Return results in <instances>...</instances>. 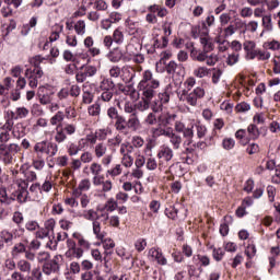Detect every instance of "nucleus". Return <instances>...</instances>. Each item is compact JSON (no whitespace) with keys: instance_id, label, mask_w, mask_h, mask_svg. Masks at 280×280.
<instances>
[{"instance_id":"f257e3e1","label":"nucleus","mask_w":280,"mask_h":280,"mask_svg":"<svg viewBox=\"0 0 280 280\" xmlns=\"http://www.w3.org/2000/svg\"><path fill=\"white\" fill-rule=\"evenodd\" d=\"M161 86V81L154 79L152 71L142 72V79L138 83V91L145 100H152L156 95V89Z\"/></svg>"},{"instance_id":"f03ea898","label":"nucleus","mask_w":280,"mask_h":280,"mask_svg":"<svg viewBox=\"0 0 280 280\" xmlns=\"http://www.w3.org/2000/svg\"><path fill=\"white\" fill-rule=\"evenodd\" d=\"M45 255V262L42 266V272L44 275H56L57 272H60V262L62 260V255H56L52 259H49V253H44Z\"/></svg>"},{"instance_id":"7ed1b4c3","label":"nucleus","mask_w":280,"mask_h":280,"mask_svg":"<svg viewBox=\"0 0 280 280\" xmlns=\"http://www.w3.org/2000/svg\"><path fill=\"white\" fill-rule=\"evenodd\" d=\"M0 150L3 152L2 161L4 165H11L12 161H14V156L21 152V147L16 143L0 144Z\"/></svg>"},{"instance_id":"20e7f679","label":"nucleus","mask_w":280,"mask_h":280,"mask_svg":"<svg viewBox=\"0 0 280 280\" xmlns=\"http://www.w3.org/2000/svg\"><path fill=\"white\" fill-rule=\"evenodd\" d=\"M28 187L30 184L25 180H21L18 189L13 192V198H15L20 205H25V202H32V200H34V197H30V190H27Z\"/></svg>"},{"instance_id":"39448f33","label":"nucleus","mask_w":280,"mask_h":280,"mask_svg":"<svg viewBox=\"0 0 280 280\" xmlns=\"http://www.w3.org/2000/svg\"><path fill=\"white\" fill-rule=\"evenodd\" d=\"M174 126L175 132L182 133L184 139H186L185 144L191 145L194 143V125L186 127L183 121L175 120Z\"/></svg>"},{"instance_id":"423d86ee","label":"nucleus","mask_w":280,"mask_h":280,"mask_svg":"<svg viewBox=\"0 0 280 280\" xmlns=\"http://www.w3.org/2000/svg\"><path fill=\"white\" fill-rule=\"evenodd\" d=\"M185 97L187 104L190 106H197L198 100H202L205 97V89L196 88L192 92H188L187 90L182 91L180 100Z\"/></svg>"},{"instance_id":"0eeeda50","label":"nucleus","mask_w":280,"mask_h":280,"mask_svg":"<svg viewBox=\"0 0 280 280\" xmlns=\"http://www.w3.org/2000/svg\"><path fill=\"white\" fill-rule=\"evenodd\" d=\"M43 75H45L43 68H34L33 70L26 69L25 71V78H27L28 86H31V89H36V86H38V82L43 80Z\"/></svg>"},{"instance_id":"6e6552de","label":"nucleus","mask_w":280,"mask_h":280,"mask_svg":"<svg viewBox=\"0 0 280 280\" xmlns=\"http://www.w3.org/2000/svg\"><path fill=\"white\" fill-rule=\"evenodd\" d=\"M97 73V68L91 65H83L75 74V80L79 83L86 82L88 78H93Z\"/></svg>"},{"instance_id":"1a4fd4ad","label":"nucleus","mask_w":280,"mask_h":280,"mask_svg":"<svg viewBox=\"0 0 280 280\" xmlns=\"http://www.w3.org/2000/svg\"><path fill=\"white\" fill-rule=\"evenodd\" d=\"M107 58L110 62H130V57L121 48H114L108 52Z\"/></svg>"},{"instance_id":"9d476101","label":"nucleus","mask_w":280,"mask_h":280,"mask_svg":"<svg viewBox=\"0 0 280 280\" xmlns=\"http://www.w3.org/2000/svg\"><path fill=\"white\" fill-rule=\"evenodd\" d=\"M176 119H178V115L170 112H163L158 116L159 126H162L163 128H167V126H174Z\"/></svg>"},{"instance_id":"9b49d317","label":"nucleus","mask_w":280,"mask_h":280,"mask_svg":"<svg viewBox=\"0 0 280 280\" xmlns=\"http://www.w3.org/2000/svg\"><path fill=\"white\" fill-rule=\"evenodd\" d=\"M158 159H160V161H165V163H170V161L174 159V149L167 144L161 145L158 151Z\"/></svg>"},{"instance_id":"f8f14e48","label":"nucleus","mask_w":280,"mask_h":280,"mask_svg":"<svg viewBox=\"0 0 280 280\" xmlns=\"http://www.w3.org/2000/svg\"><path fill=\"white\" fill-rule=\"evenodd\" d=\"M86 145V142H84V139L79 140V143L69 141L66 144V150L69 156H78L80 152H82V148Z\"/></svg>"},{"instance_id":"ddd939ff","label":"nucleus","mask_w":280,"mask_h":280,"mask_svg":"<svg viewBox=\"0 0 280 280\" xmlns=\"http://www.w3.org/2000/svg\"><path fill=\"white\" fill-rule=\"evenodd\" d=\"M165 67V71L168 75H180L184 71V67L182 66V63H176V61L171 60L168 62H164L163 63Z\"/></svg>"},{"instance_id":"4468645a","label":"nucleus","mask_w":280,"mask_h":280,"mask_svg":"<svg viewBox=\"0 0 280 280\" xmlns=\"http://www.w3.org/2000/svg\"><path fill=\"white\" fill-rule=\"evenodd\" d=\"M137 132L141 130V120H139V116L137 114L129 115L127 119V133L128 132Z\"/></svg>"},{"instance_id":"2eb2a0df","label":"nucleus","mask_w":280,"mask_h":280,"mask_svg":"<svg viewBox=\"0 0 280 280\" xmlns=\"http://www.w3.org/2000/svg\"><path fill=\"white\" fill-rule=\"evenodd\" d=\"M149 256L152 257V259H155L159 266H167V258H165L161 248L152 247L149 250Z\"/></svg>"},{"instance_id":"dca6fc26","label":"nucleus","mask_w":280,"mask_h":280,"mask_svg":"<svg viewBox=\"0 0 280 280\" xmlns=\"http://www.w3.org/2000/svg\"><path fill=\"white\" fill-rule=\"evenodd\" d=\"M0 202H1V207H10V205H12V202H15L14 192L11 196H9L8 188H5L4 186H1L0 187Z\"/></svg>"},{"instance_id":"f3484780","label":"nucleus","mask_w":280,"mask_h":280,"mask_svg":"<svg viewBox=\"0 0 280 280\" xmlns=\"http://www.w3.org/2000/svg\"><path fill=\"white\" fill-rule=\"evenodd\" d=\"M124 75L127 78V84H129V88L135 86V78H137V70L132 66H125L121 69Z\"/></svg>"},{"instance_id":"a211bd4d","label":"nucleus","mask_w":280,"mask_h":280,"mask_svg":"<svg viewBox=\"0 0 280 280\" xmlns=\"http://www.w3.org/2000/svg\"><path fill=\"white\" fill-rule=\"evenodd\" d=\"M114 127L117 132H120L121 135H128V120L122 115L115 119Z\"/></svg>"},{"instance_id":"6ab92c4d","label":"nucleus","mask_w":280,"mask_h":280,"mask_svg":"<svg viewBox=\"0 0 280 280\" xmlns=\"http://www.w3.org/2000/svg\"><path fill=\"white\" fill-rule=\"evenodd\" d=\"M0 240L3 242V244H7V246H12L14 240H16V232H10L8 230H2L0 232Z\"/></svg>"},{"instance_id":"aec40b11","label":"nucleus","mask_w":280,"mask_h":280,"mask_svg":"<svg viewBox=\"0 0 280 280\" xmlns=\"http://www.w3.org/2000/svg\"><path fill=\"white\" fill-rule=\"evenodd\" d=\"M172 130H174V128L172 127H166V128H163V127H154L151 129V132H152V136L155 137V138H159V137H166L168 138Z\"/></svg>"},{"instance_id":"412c9836","label":"nucleus","mask_w":280,"mask_h":280,"mask_svg":"<svg viewBox=\"0 0 280 280\" xmlns=\"http://www.w3.org/2000/svg\"><path fill=\"white\" fill-rule=\"evenodd\" d=\"M170 143L173 147V150H179L180 144L183 143V137L180 135L174 132V129L168 135Z\"/></svg>"},{"instance_id":"4be33fe9","label":"nucleus","mask_w":280,"mask_h":280,"mask_svg":"<svg viewBox=\"0 0 280 280\" xmlns=\"http://www.w3.org/2000/svg\"><path fill=\"white\" fill-rule=\"evenodd\" d=\"M100 89L101 91H115L116 89L115 81H113L110 78H104L100 82Z\"/></svg>"},{"instance_id":"5701e85b","label":"nucleus","mask_w":280,"mask_h":280,"mask_svg":"<svg viewBox=\"0 0 280 280\" xmlns=\"http://www.w3.org/2000/svg\"><path fill=\"white\" fill-rule=\"evenodd\" d=\"M84 255V249L81 247H74L72 250H67L66 252V257L68 259H82Z\"/></svg>"},{"instance_id":"b1692460","label":"nucleus","mask_w":280,"mask_h":280,"mask_svg":"<svg viewBox=\"0 0 280 280\" xmlns=\"http://www.w3.org/2000/svg\"><path fill=\"white\" fill-rule=\"evenodd\" d=\"M12 135L14 139H23V137L25 136V126H23V124L21 122H18L13 127Z\"/></svg>"},{"instance_id":"393cba45","label":"nucleus","mask_w":280,"mask_h":280,"mask_svg":"<svg viewBox=\"0 0 280 280\" xmlns=\"http://www.w3.org/2000/svg\"><path fill=\"white\" fill-rule=\"evenodd\" d=\"M200 44L203 47V51H207L208 54L214 49L213 39L209 37H200Z\"/></svg>"},{"instance_id":"a878e982","label":"nucleus","mask_w":280,"mask_h":280,"mask_svg":"<svg viewBox=\"0 0 280 280\" xmlns=\"http://www.w3.org/2000/svg\"><path fill=\"white\" fill-rule=\"evenodd\" d=\"M208 56L209 52L206 50L198 52L192 49L190 52V57L192 58V60H197V62H206Z\"/></svg>"},{"instance_id":"bb28decb","label":"nucleus","mask_w":280,"mask_h":280,"mask_svg":"<svg viewBox=\"0 0 280 280\" xmlns=\"http://www.w3.org/2000/svg\"><path fill=\"white\" fill-rule=\"evenodd\" d=\"M65 121V112H57L56 115H54L50 118V125L57 126V128H60V125Z\"/></svg>"},{"instance_id":"cd10ccee","label":"nucleus","mask_w":280,"mask_h":280,"mask_svg":"<svg viewBox=\"0 0 280 280\" xmlns=\"http://www.w3.org/2000/svg\"><path fill=\"white\" fill-rule=\"evenodd\" d=\"M43 91H45V86H39L37 95L39 97V103L47 106V104H51V96H49V94H43Z\"/></svg>"},{"instance_id":"c85d7f7f","label":"nucleus","mask_w":280,"mask_h":280,"mask_svg":"<svg viewBox=\"0 0 280 280\" xmlns=\"http://www.w3.org/2000/svg\"><path fill=\"white\" fill-rule=\"evenodd\" d=\"M262 32L260 33V36H264L265 32H272V16L265 15L262 16Z\"/></svg>"},{"instance_id":"c756f323","label":"nucleus","mask_w":280,"mask_h":280,"mask_svg":"<svg viewBox=\"0 0 280 280\" xmlns=\"http://www.w3.org/2000/svg\"><path fill=\"white\" fill-rule=\"evenodd\" d=\"M107 151L108 147H106V143L104 142L97 143L94 148L96 159H102V156H104Z\"/></svg>"},{"instance_id":"7c9ffc66","label":"nucleus","mask_w":280,"mask_h":280,"mask_svg":"<svg viewBox=\"0 0 280 280\" xmlns=\"http://www.w3.org/2000/svg\"><path fill=\"white\" fill-rule=\"evenodd\" d=\"M28 192H30V197L33 198L32 202H35L36 200H38V194H40V184L38 183L32 184Z\"/></svg>"},{"instance_id":"2f4dec72","label":"nucleus","mask_w":280,"mask_h":280,"mask_svg":"<svg viewBox=\"0 0 280 280\" xmlns=\"http://www.w3.org/2000/svg\"><path fill=\"white\" fill-rule=\"evenodd\" d=\"M18 269L20 270V272H26L27 275H30L32 272V264L25 259H21L18 262Z\"/></svg>"},{"instance_id":"473e14b6","label":"nucleus","mask_w":280,"mask_h":280,"mask_svg":"<svg viewBox=\"0 0 280 280\" xmlns=\"http://www.w3.org/2000/svg\"><path fill=\"white\" fill-rule=\"evenodd\" d=\"M74 31L78 36H84L86 34V23L83 20H79L74 23Z\"/></svg>"},{"instance_id":"72a5a7b5","label":"nucleus","mask_w":280,"mask_h":280,"mask_svg":"<svg viewBox=\"0 0 280 280\" xmlns=\"http://www.w3.org/2000/svg\"><path fill=\"white\" fill-rule=\"evenodd\" d=\"M209 73H210L209 68H207V67H198V68H196L194 70L192 75H195V78L202 79V78H207V75H209Z\"/></svg>"},{"instance_id":"f704fd0d","label":"nucleus","mask_w":280,"mask_h":280,"mask_svg":"<svg viewBox=\"0 0 280 280\" xmlns=\"http://www.w3.org/2000/svg\"><path fill=\"white\" fill-rule=\"evenodd\" d=\"M247 132H248L250 139H253V140L259 139V135H261V132L259 131V128H257V125H255V124H250L247 127Z\"/></svg>"},{"instance_id":"c9c22d12","label":"nucleus","mask_w":280,"mask_h":280,"mask_svg":"<svg viewBox=\"0 0 280 280\" xmlns=\"http://www.w3.org/2000/svg\"><path fill=\"white\" fill-rule=\"evenodd\" d=\"M88 113L91 117H100L102 106L98 103H94L93 105L89 106Z\"/></svg>"},{"instance_id":"e433bc0d","label":"nucleus","mask_w":280,"mask_h":280,"mask_svg":"<svg viewBox=\"0 0 280 280\" xmlns=\"http://www.w3.org/2000/svg\"><path fill=\"white\" fill-rule=\"evenodd\" d=\"M213 23H215V16L213 15H208L206 18V21L202 22L201 24V27L202 30H205L203 34H209V28L208 27H211V25H213Z\"/></svg>"},{"instance_id":"4c0bfd02","label":"nucleus","mask_w":280,"mask_h":280,"mask_svg":"<svg viewBox=\"0 0 280 280\" xmlns=\"http://www.w3.org/2000/svg\"><path fill=\"white\" fill-rule=\"evenodd\" d=\"M37 24H38V18H36V16L31 18L28 24H26L24 26L22 34H24V36H27L30 34L32 27H36Z\"/></svg>"},{"instance_id":"58836bf2","label":"nucleus","mask_w":280,"mask_h":280,"mask_svg":"<svg viewBox=\"0 0 280 280\" xmlns=\"http://www.w3.org/2000/svg\"><path fill=\"white\" fill-rule=\"evenodd\" d=\"M94 135H96L98 141H106L108 135H110V128L97 129Z\"/></svg>"},{"instance_id":"ea45409f","label":"nucleus","mask_w":280,"mask_h":280,"mask_svg":"<svg viewBox=\"0 0 280 280\" xmlns=\"http://www.w3.org/2000/svg\"><path fill=\"white\" fill-rule=\"evenodd\" d=\"M93 233L97 240H104V233H102V224L98 221H93Z\"/></svg>"},{"instance_id":"a19ab883","label":"nucleus","mask_w":280,"mask_h":280,"mask_svg":"<svg viewBox=\"0 0 280 280\" xmlns=\"http://www.w3.org/2000/svg\"><path fill=\"white\" fill-rule=\"evenodd\" d=\"M46 154H48V156H56V154H58V144H56V142H47Z\"/></svg>"},{"instance_id":"79ce46f5","label":"nucleus","mask_w":280,"mask_h":280,"mask_svg":"<svg viewBox=\"0 0 280 280\" xmlns=\"http://www.w3.org/2000/svg\"><path fill=\"white\" fill-rule=\"evenodd\" d=\"M195 128L197 130L198 139H205V137H207V126L202 125L201 122H196Z\"/></svg>"},{"instance_id":"37998d69","label":"nucleus","mask_w":280,"mask_h":280,"mask_svg":"<svg viewBox=\"0 0 280 280\" xmlns=\"http://www.w3.org/2000/svg\"><path fill=\"white\" fill-rule=\"evenodd\" d=\"M56 130L57 132L55 135V141L57 143H65V141H67V133H65V130H62L60 127H57Z\"/></svg>"},{"instance_id":"c03bdc74","label":"nucleus","mask_w":280,"mask_h":280,"mask_svg":"<svg viewBox=\"0 0 280 280\" xmlns=\"http://www.w3.org/2000/svg\"><path fill=\"white\" fill-rule=\"evenodd\" d=\"M164 213L171 220H176V218H178V209H176V207H174V206L166 208Z\"/></svg>"},{"instance_id":"a18cd8bd","label":"nucleus","mask_w":280,"mask_h":280,"mask_svg":"<svg viewBox=\"0 0 280 280\" xmlns=\"http://www.w3.org/2000/svg\"><path fill=\"white\" fill-rule=\"evenodd\" d=\"M151 110L153 113H162L163 112V104L159 98H155L150 103Z\"/></svg>"},{"instance_id":"49530a36","label":"nucleus","mask_w":280,"mask_h":280,"mask_svg":"<svg viewBox=\"0 0 280 280\" xmlns=\"http://www.w3.org/2000/svg\"><path fill=\"white\" fill-rule=\"evenodd\" d=\"M112 39L114 43H116V45H121L124 43V33L119 28H116Z\"/></svg>"},{"instance_id":"de8ad7c7","label":"nucleus","mask_w":280,"mask_h":280,"mask_svg":"<svg viewBox=\"0 0 280 280\" xmlns=\"http://www.w3.org/2000/svg\"><path fill=\"white\" fill-rule=\"evenodd\" d=\"M34 151L38 154H46L47 153V141H40V142H37L35 145H34Z\"/></svg>"},{"instance_id":"09e8293b","label":"nucleus","mask_w":280,"mask_h":280,"mask_svg":"<svg viewBox=\"0 0 280 280\" xmlns=\"http://www.w3.org/2000/svg\"><path fill=\"white\" fill-rule=\"evenodd\" d=\"M240 62V54L238 52H232L226 58V65L229 67H233V65H237Z\"/></svg>"},{"instance_id":"8fccbe9b","label":"nucleus","mask_w":280,"mask_h":280,"mask_svg":"<svg viewBox=\"0 0 280 280\" xmlns=\"http://www.w3.org/2000/svg\"><path fill=\"white\" fill-rule=\"evenodd\" d=\"M150 102H152V98L142 97V101L138 103V109H140L141 113L148 110L149 108H151Z\"/></svg>"},{"instance_id":"3c124183","label":"nucleus","mask_w":280,"mask_h":280,"mask_svg":"<svg viewBox=\"0 0 280 280\" xmlns=\"http://www.w3.org/2000/svg\"><path fill=\"white\" fill-rule=\"evenodd\" d=\"M24 178H25L24 180L27 183V185H30V183H34V180H36V178H37L36 172L26 170L24 172Z\"/></svg>"},{"instance_id":"603ef678","label":"nucleus","mask_w":280,"mask_h":280,"mask_svg":"<svg viewBox=\"0 0 280 280\" xmlns=\"http://www.w3.org/2000/svg\"><path fill=\"white\" fill-rule=\"evenodd\" d=\"M27 250V247L23 243H18L13 246L12 249V256L20 255L21 253H25Z\"/></svg>"},{"instance_id":"864d4df0","label":"nucleus","mask_w":280,"mask_h":280,"mask_svg":"<svg viewBox=\"0 0 280 280\" xmlns=\"http://www.w3.org/2000/svg\"><path fill=\"white\" fill-rule=\"evenodd\" d=\"M124 112L127 115H137V108L135 107V105L130 102H126L124 105Z\"/></svg>"},{"instance_id":"5fc2aeb1","label":"nucleus","mask_w":280,"mask_h":280,"mask_svg":"<svg viewBox=\"0 0 280 280\" xmlns=\"http://www.w3.org/2000/svg\"><path fill=\"white\" fill-rule=\"evenodd\" d=\"M235 110L236 113H248V110H250V104L246 102L238 103L235 106Z\"/></svg>"},{"instance_id":"6e6d98bb","label":"nucleus","mask_w":280,"mask_h":280,"mask_svg":"<svg viewBox=\"0 0 280 280\" xmlns=\"http://www.w3.org/2000/svg\"><path fill=\"white\" fill-rule=\"evenodd\" d=\"M47 60V58L40 56V55H36L35 57H33V59L31 60V63L33 65V67L35 69L40 68V65H43V61Z\"/></svg>"},{"instance_id":"4d7b16f0","label":"nucleus","mask_w":280,"mask_h":280,"mask_svg":"<svg viewBox=\"0 0 280 280\" xmlns=\"http://www.w3.org/2000/svg\"><path fill=\"white\" fill-rule=\"evenodd\" d=\"M222 145L224 150H233L235 148V140L233 138H225L222 141Z\"/></svg>"},{"instance_id":"13d9d810","label":"nucleus","mask_w":280,"mask_h":280,"mask_svg":"<svg viewBox=\"0 0 280 280\" xmlns=\"http://www.w3.org/2000/svg\"><path fill=\"white\" fill-rule=\"evenodd\" d=\"M28 277H32L34 280H43V271L39 267H35L31 270V276Z\"/></svg>"},{"instance_id":"bf43d9fd","label":"nucleus","mask_w":280,"mask_h":280,"mask_svg":"<svg viewBox=\"0 0 280 280\" xmlns=\"http://www.w3.org/2000/svg\"><path fill=\"white\" fill-rule=\"evenodd\" d=\"M267 196L269 198V202L275 201V197L277 196V188L272 185L267 186Z\"/></svg>"},{"instance_id":"052dcab7","label":"nucleus","mask_w":280,"mask_h":280,"mask_svg":"<svg viewBox=\"0 0 280 280\" xmlns=\"http://www.w3.org/2000/svg\"><path fill=\"white\" fill-rule=\"evenodd\" d=\"M121 115H119V110H117V107H109L107 109V117H109V119H114L116 121V119H118Z\"/></svg>"},{"instance_id":"680f3d73","label":"nucleus","mask_w":280,"mask_h":280,"mask_svg":"<svg viewBox=\"0 0 280 280\" xmlns=\"http://www.w3.org/2000/svg\"><path fill=\"white\" fill-rule=\"evenodd\" d=\"M213 255V259L215 261H222L223 257H224V249L222 248H214L212 252Z\"/></svg>"},{"instance_id":"e2e57ef3","label":"nucleus","mask_w":280,"mask_h":280,"mask_svg":"<svg viewBox=\"0 0 280 280\" xmlns=\"http://www.w3.org/2000/svg\"><path fill=\"white\" fill-rule=\"evenodd\" d=\"M79 160L81 163H91L93 161V153L85 151L81 154Z\"/></svg>"},{"instance_id":"0e129e2a","label":"nucleus","mask_w":280,"mask_h":280,"mask_svg":"<svg viewBox=\"0 0 280 280\" xmlns=\"http://www.w3.org/2000/svg\"><path fill=\"white\" fill-rule=\"evenodd\" d=\"M81 89L80 85L74 84L69 88V94L71 97H80Z\"/></svg>"},{"instance_id":"69168bd1","label":"nucleus","mask_w":280,"mask_h":280,"mask_svg":"<svg viewBox=\"0 0 280 280\" xmlns=\"http://www.w3.org/2000/svg\"><path fill=\"white\" fill-rule=\"evenodd\" d=\"M246 152L247 154H257L259 152V144L253 142V143H249L246 148Z\"/></svg>"},{"instance_id":"338daca9","label":"nucleus","mask_w":280,"mask_h":280,"mask_svg":"<svg viewBox=\"0 0 280 280\" xmlns=\"http://www.w3.org/2000/svg\"><path fill=\"white\" fill-rule=\"evenodd\" d=\"M82 102L83 104H91L93 102V93L83 90Z\"/></svg>"},{"instance_id":"774afa93","label":"nucleus","mask_w":280,"mask_h":280,"mask_svg":"<svg viewBox=\"0 0 280 280\" xmlns=\"http://www.w3.org/2000/svg\"><path fill=\"white\" fill-rule=\"evenodd\" d=\"M105 209L113 213L117 209V201L115 199L110 198L106 203H105Z\"/></svg>"}]
</instances>
